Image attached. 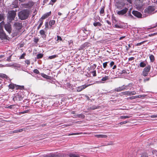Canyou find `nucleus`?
<instances>
[{"label":"nucleus","instance_id":"bb28decb","mask_svg":"<svg viewBox=\"0 0 157 157\" xmlns=\"http://www.w3.org/2000/svg\"><path fill=\"white\" fill-rule=\"evenodd\" d=\"M90 46V44L86 42L84 43L83 45H82V47L85 48V47H88Z\"/></svg>","mask_w":157,"mask_h":157},{"label":"nucleus","instance_id":"473e14b6","mask_svg":"<svg viewBox=\"0 0 157 157\" xmlns=\"http://www.w3.org/2000/svg\"><path fill=\"white\" fill-rule=\"evenodd\" d=\"M105 7H102L100 11V13L101 14H103L104 13Z\"/></svg>","mask_w":157,"mask_h":157},{"label":"nucleus","instance_id":"9b49d317","mask_svg":"<svg viewBox=\"0 0 157 157\" xmlns=\"http://www.w3.org/2000/svg\"><path fill=\"white\" fill-rule=\"evenodd\" d=\"M125 5V4L123 2H118L117 3L116 6L117 9H122Z\"/></svg>","mask_w":157,"mask_h":157},{"label":"nucleus","instance_id":"4d7b16f0","mask_svg":"<svg viewBox=\"0 0 157 157\" xmlns=\"http://www.w3.org/2000/svg\"><path fill=\"white\" fill-rule=\"evenodd\" d=\"M149 79H150V78H144V82H145L146 81H148L149 80Z\"/></svg>","mask_w":157,"mask_h":157},{"label":"nucleus","instance_id":"338daca9","mask_svg":"<svg viewBox=\"0 0 157 157\" xmlns=\"http://www.w3.org/2000/svg\"><path fill=\"white\" fill-rule=\"evenodd\" d=\"M125 36H122L121 37H120L119 38L120 40H121L123 39V38H124L125 37Z\"/></svg>","mask_w":157,"mask_h":157},{"label":"nucleus","instance_id":"603ef678","mask_svg":"<svg viewBox=\"0 0 157 157\" xmlns=\"http://www.w3.org/2000/svg\"><path fill=\"white\" fill-rule=\"evenodd\" d=\"M127 123V121H123V122H120V124L121 125H122V124H126Z\"/></svg>","mask_w":157,"mask_h":157},{"label":"nucleus","instance_id":"c03bdc74","mask_svg":"<svg viewBox=\"0 0 157 157\" xmlns=\"http://www.w3.org/2000/svg\"><path fill=\"white\" fill-rule=\"evenodd\" d=\"M91 73L93 74V76H96V71H93Z\"/></svg>","mask_w":157,"mask_h":157},{"label":"nucleus","instance_id":"a18cd8bd","mask_svg":"<svg viewBox=\"0 0 157 157\" xmlns=\"http://www.w3.org/2000/svg\"><path fill=\"white\" fill-rule=\"evenodd\" d=\"M33 72L36 74H38L39 73V71L37 69H34L33 71Z\"/></svg>","mask_w":157,"mask_h":157},{"label":"nucleus","instance_id":"4468645a","mask_svg":"<svg viewBox=\"0 0 157 157\" xmlns=\"http://www.w3.org/2000/svg\"><path fill=\"white\" fill-rule=\"evenodd\" d=\"M95 137L98 138H106L107 137V136L106 135L99 134V135H94Z\"/></svg>","mask_w":157,"mask_h":157},{"label":"nucleus","instance_id":"20e7f679","mask_svg":"<svg viewBox=\"0 0 157 157\" xmlns=\"http://www.w3.org/2000/svg\"><path fill=\"white\" fill-rule=\"evenodd\" d=\"M10 23L9 22H7L6 24H5L4 22L3 21L0 23L1 25H4V28L9 34H10L12 29Z\"/></svg>","mask_w":157,"mask_h":157},{"label":"nucleus","instance_id":"a878e982","mask_svg":"<svg viewBox=\"0 0 157 157\" xmlns=\"http://www.w3.org/2000/svg\"><path fill=\"white\" fill-rule=\"evenodd\" d=\"M55 155L53 154H50L44 155L43 157H54Z\"/></svg>","mask_w":157,"mask_h":157},{"label":"nucleus","instance_id":"ddd939ff","mask_svg":"<svg viewBox=\"0 0 157 157\" xmlns=\"http://www.w3.org/2000/svg\"><path fill=\"white\" fill-rule=\"evenodd\" d=\"M132 13L134 15L138 17H140L142 16L140 12L136 11H133Z\"/></svg>","mask_w":157,"mask_h":157},{"label":"nucleus","instance_id":"7ed1b4c3","mask_svg":"<svg viewBox=\"0 0 157 157\" xmlns=\"http://www.w3.org/2000/svg\"><path fill=\"white\" fill-rule=\"evenodd\" d=\"M7 19L10 22L14 20L16 15V11L10 10L8 12Z\"/></svg>","mask_w":157,"mask_h":157},{"label":"nucleus","instance_id":"79ce46f5","mask_svg":"<svg viewBox=\"0 0 157 157\" xmlns=\"http://www.w3.org/2000/svg\"><path fill=\"white\" fill-rule=\"evenodd\" d=\"M26 55V53H24L20 57V59H24V57Z\"/></svg>","mask_w":157,"mask_h":157},{"label":"nucleus","instance_id":"49530a36","mask_svg":"<svg viewBox=\"0 0 157 157\" xmlns=\"http://www.w3.org/2000/svg\"><path fill=\"white\" fill-rule=\"evenodd\" d=\"M57 41H58L59 40H60V41L62 40V38H61V36H57Z\"/></svg>","mask_w":157,"mask_h":157},{"label":"nucleus","instance_id":"774afa93","mask_svg":"<svg viewBox=\"0 0 157 157\" xmlns=\"http://www.w3.org/2000/svg\"><path fill=\"white\" fill-rule=\"evenodd\" d=\"M17 132H18V129L15 130L13 131V133H17Z\"/></svg>","mask_w":157,"mask_h":157},{"label":"nucleus","instance_id":"37998d69","mask_svg":"<svg viewBox=\"0 0 157 157\" xmlns=\"http://www.w3.org/2000/svg\"><path fill=\"white\" fill-rule=\"evenodd\" d=\"M130 94L131 95H134L136 94V92L135 91H130Z\"/></svg>","mask_w":157,"mask_h":157},{"label":"nucleus","instance_id":"ea45409f","mask_svg":"<svg viewBox=\"0 0 157 157\" xmlns=\"http://www.w3.org/2000/svg\"><path fill=\"white\" fill-rule=\"evenodd\" d=\"M145 42V41L141 42L140 43H137L135 45L136 46H140V45L143 44H144Z\"/></svg>","mask_w":157,"mask_h":157},{"label":"nucleus","instance_id":"58836bf2","mask_svg":"<svg viewBox=\"0 0 157 157\" xmlns=\"http://www.w3.org/2000/svg\"><path fill=\"white\" fill-rule=\"evenodd\" d=\"M120 117L121 119H126L129 118L130 116H121Z\"/></svg>","mask_w":157,"mask_h":157},{"label":"nucleus","instance_id":"aec40b11","mask_svg":"<svg viewBox=\"0 0 157 157\" xmlns=\"http://www.w3.org/2000/svg\"><path fill=\"white\" fill-rule=\"evenodd\" d=\"M38 22H40V24L37 28V29L38 30L39 29H40V27H41V26L42 25L43 23V21H41V20L39 19V20L38 21Z\"/></svg>","mask_w":157,"mask_h":157},{"label":"nucleus","instance_id":"c9c22d12","mask_svg":"<svg viewBox=\"0 0 157 157\" xmlns=\"http://www.w3.org/2000/svg\"><path fill=\"white\" fill-rule=\"evenodd\" d=\"M58 56V55H54L52 56H49L48 57V58L50 59H54L55 58H56Z\"/></svg>","mask_w":157,"mask_h":157},{"label":"nucleus","instance_id":"a19ab883","mask_svg":"<svg viewBox=\"0 0 157 157\" xmlns=\"http://www.w3.org/2000/svg\"><path fill=\"white\" fill-rule=\"evenodd\" d=\"M108 63V62H105L103 64V67L104 68H105L107 66V64Z\"/></svg>","mask_w":157,"mask_h":157},{"label":"nucleus","instance_id":"13d9d810","mask_svg":"<svg viewBox=\"0 0 157 157\" xmlns=\"http://www.w3.org/2000/svg\"><path fill=\"white\" fill-rule=\"evenodd\" d=\"M25 63L28 65H29L30 64V61L29 60H26L25 61Z\"/></svg>","mask_w":157,"mask_h":157},{"label":"nucleus","instance_id":"680f3d73","mask_svg":"<svg viewBox=\"0 0 157 157\" xmlns=\"http://www.w3.org/2000/svg\"><path fill=\"white\" fill-rule=\"evenodd\" d=\"M106 22L109 25H111V23L109 21L106 20Z\"/></svg>","mask_w":157,"mask_h":157},{"label":"nucleus","instance_id":"4c0bfd02","mask_svg":"<svg viewBox=\"0 0 157 157\" xmlns=\"http://www.w3.org/2000/svg\"><path fill=\"white\" fill-rule=\"evenodd\" d=\"M48 17L47 16H46L45 14H44L41 17V18L40 19V20H41V21H43V19H44Z\"/></svg>","mask_w":157,"mask_h":157},{"label":"nucleus","instance_id":"f704fd0d","mask_svg":"<svg viewBox=\"0 0 157 157\" xmlns=\"http://www.w3.org/2000/svg\"><path fill=\"white\" fill-rule=\"evenodd\" d=\"M82 132H76V133H72L71 134H69L68 135V136H70V135H78L79 134H82Z\"/></svg>","mask_w":157,"mask_h":157},{"label":"nucleus","instance_id":"864d4df0","mask_svg":"<svg viewBox=\"0 0 157 157\" xmlns=\"http://www.w3.org/2000/svg\"><path fill=\"white\" fill-rule=\"evenodd\" d=\"M45 28H48V22H46L45 23Z\"/></svg>","mask_w":157,"mask_h":157},{"label":"nucleus","instance_id":"72a5a7b5","mask_svg":"<svg viewBox=\"0 0 157 157\" xmlns=\"http://www.w3.org/2000/svg\"><path fill=\"white\" fill-rule=\"evenodd\" d=\"M9 88L13 89L15 88V85L14 84H10L9 85Z\"/></svg>","mask_w":157,"mask_h":157},{"label":"nucleus","instance_id":"f3484780","mask_svg":"<svg viewBox=\"0 0 157 157\" xmlns=\"http://www.w3.org/2000/svg\"><path fill=\"white\" fill-rule=\"evenodd\" d=\"M40 33L42 38L45 37L46 36L45 31L43 30H40Z\"/></svg>","mask_w":157,"mask_h":157},{"label":"nucleus","instance_id":"de8ad7c7","mask_svg":"<svg viewBox=\"0 0 157 157\" xmlns=\"http://www.w3.org/2000/svg\"><path fill=\"white\" fill-rule=\"evenodd\" d=\"M151 117L153 118H157V114L153 115L151 116Z\"/></svg>","mask_w":157,"mask_h":157},{"label":"nucleus","instance_id":"6ab92c4d","mask_svg":"<svg viewBox=\"0 0 157 157\" xmlns=\"http://www.w3.org/2000/svg\"><path fill=\"white\" fill-rule=\"evenodd\" d=\"M93 25L94 26H101L102 24L99 22H95L93 23Z\"/></svg>","mask_w":157,"mask_h":157},{"label":"nucleus","instance_id":"b1692460","mask_svg":"<svg viewBox=\"0 0 157 157\" xmlns=\"http://www.w3.org/2000/svg\"><path fill=\"white\" fill-rule=\"evenodd\" d=\"M5 18V15L4 14H0V21L3 20Z\"/></svg>","mask_w":157,"mask_h":157},{"label":"nucleus","instance_id":"2f4dec72","mask_svg":"<svg viewBox=\"0 0 157 157\" xmlns=\"http://www.w3.org/2000/svg\"><path fill=\"white\" fill-rule=\"evenodd\" d=\"M109 79V76H105L104 77H103L101 79V80L103 81H105Z\"/></svg>","mask_w":157,"mask_h":157},{"label":"nucleus","instance_id":"4be33fe9","mask_svg":"<svg viewBox=\"0 0 157 157\" xmlns=\"http://www.w3.org/2000/svg\"><path fill=\"white\" fill-rule=\"evenodd\" d=\"M149 58L151 62H153L154 61L155 57L153 55H150L149 56Z\"/></svg>","mask_w":157,"mask_h":157},{"label":"nucleus","instance_id":"69168bd1","mask_svg":"<svg viewBox=\"0 0 157 157\" xmlns=\"http://www.w3.org/2000/svg\"><path fill=\"white\" fill-rule=\"evenodd\" d=\"M7 61H10V56L8 57L6 59Z\"/></svg>","mask_w":157,"mask_h":157},{"label":"nucleus","instance_id":"09e8293b","mask_svg":"<svg viewBox=\"0 0 157 157\" xmlns=\"http://www.w3.org/2000/svg\"><path fill=\"white\" fill-rule=\"evenodd\" d=\"M29 111V110H26L25 111H23V112H21L20 113H22V114H24V113H27Z\"/></svg>","mask_w":157,"mask_h":157},{"label":"nucleus","instance_id":"dca6fc26","mask_svg":"<svg viewBox=\"0 0 157 157\" xmlns=\"http://www.w3.org/2000/svg\"><path fill=\"white\" fill-rule=\"evenodd\" d=\"M34 5V3L32 2H29L26 4V7L27 8H30Z\"/></svg>","mask_w":157,"mask_h":157},{"label":"nucleus","instance_id":"bf43d9fd","mask_svg":"<svg viewBox=\"0 0 157 157\" xmlns=\"http://www.w3.org/2000/svg\"><path fill=\"white\" fill-rule=\"evenodd\" d=\"M134 57H131L128 58V61H132L133 60H134Z\"/></svg>","mask_w":157,"mask_h":157},{"label":"nucleus","instance_id":"c85d7f7f","mask_svg":"<svg viewBox=\"0 0 157 157\" xmlns=\"http://www.w3.org/2000/svg\"><path fill=\"white\" fill-rule=\"evenodd\" d=\"M43 56V54L41 53L38 54L37 55V59H39L41 58Z\"/></svg>","mask_w":157,"mask_h":157},{"label":"nucleus","instance_id":"f03ea898","mask_svg":"<svg viewBox=\"0 0 157 157\" xmlns=\"http://www.w3.org/2000/svg\"><path fill=\"white\" fill-rule=\"evenodd\" d=\"M23 97L24 96L22 92L20 91L18 93L14 94L13 97V100L14 101H18L22 100Z\"/></svg>","mask_w":157,"mask_h":157},{"label":"nucleus","instance_id":"8fccbe9b","mask_svg":"<svg viewBox=\"0 0 157 157\" xmlns=\"http://www.w3.org/2000/svg\"><path fill=\"white\" fill-rule=\"evenodd\" d=\"M39 40V39L38 38H35L34 40V41L35 43H37Z\"/></svg>","mask_w":157,"mask_h":157},{"label":"nucleus","instance_id":"cd10ccee","mask_svg":"<svg viewBox=\"0 0 157 157\" xmlns=\"http://www.w3.org/2000/svg\"><path fill=\"white\" fill-rule=\"evenodd\" d=\"M15 85L16 88L17 89L23 90L24 88V86H18V85L16 86V85Z\"/></svg>","mask_w":157,"mask_h":157},{"label":"nucleus","instance_id":"39448f33","mask_svg":"<svg viewBox=\"0 0 157 157\" xmlns=\"http://www.w3.org/2000/svg\"><path fill=\"white\" fill-rule=\"evenodd\" d=\"M151 68V66L150 65H148L145 67L142 71V75L144 77L147 76L148 72L150 71Z\"/></svg>","mask_w":157,"mask_h":157},{"label":"nucleus","instance_id":"412c9836","mask_svg":"<svg viewBox=\"0 0 157 157\" xmlns=\"http://www.w3.org/2000/svg\"><path fill=\"white\" fill-rule=\"evenodd\" d=\"M75 117V118L76 117H78V118H84L85 116L84 115H83L82 114H78L77 115H76Z\"/></svg>","mask_w":157,"mask_h":157},{"label":"nucleus","instance_id":"e2e57ef3","mask_svg":"<svg viewBox=\"0 0 157 157\" xmlns=\"http://www.w3.org/2000/svg\"><path fill=\"white\" fill-rule=\"evenodd\" d=\"M85 97L86 98V99H87V100H90V98H89V97L87 95H85Z\"/></svg>","mask_w":157,"mask_h":157},{"label":"nucleus","instance_id":"e433bc0d","mask_svg":"<svg viewBox=\"0 0 157 157\" xmlns=\"http://www.w3.org/2000/svg\"><path fill=\"white\" fill-rule=\"evenodd\" d=\"M145 95H139L137 96H134L135 99L137 98H140L142 97H145Z\"/></svg>","mask_w":157,"mask_h":157},{"label":"nucleus","instance_id":"393cba45","mask_svg":"<svg viewBox=\"0 0 157 157\" xmlns=\"http://www.w3.org/2000/svg\"><path fill=\"white\" fill-rule=\"evenodd\" d=\"M55 23V21L54 20H50L49 23V25L51 27L52 26L54 25Z\"/></svg>","mask_w":157,"mask_h":157},{"label":"nucleus","instance_id":"423d86ee","mask_svg":"<svg viewBox=\"0 0 157 157\" xmlns=\"http://www.w3.org/2000/svg\"><path fill=\"white\" fill-rule=\"evenodd\" d=\"M8 38H9V37L6 34L3 29L0 28V38L2 39H8Z\"/></svg>","mask_w":157,"mask_h":157},{"label":"nucleus","instance_id":"2eb2a0df","mask_svg":"<svg viewBox=\"0 0 157 157\" xmlns=\"http://www.w3.org/2000/svg\"><path fill=\"white\" fill-rule=\"evenodd\" d=\"M146 60L140 62L139 64L140 67H144L146 65Z\"/></svg>","mask_w":157,"mask_h":157},{"label":"nucleus","instance_id":"0eeeda50","mask_svg":"<svg viewBox=\"0 0 157 157\" xmlns=\"http://www.w3.org/2000/svg\"><path fill=\"white\" fill-rule=\"evenodd\" d=\"M155 10V8L154 6H149L147 8L145 9L144 12L146 13H153V12Z\"/></svg>","mask_w":157,"mask_h":157},{"label":"nucleus","instance_id":"5fc2aeb1","mask_svg":"<svg viewBox=\"0 0 157 157\" xmlns=\"http://www.w3.org/2000/svg\"><path fill=\"white\" fill-rule=\"evenodd\" d=\"M51 14V12H48V13H45V15H46V16H47V17H48V16H49V15H50Z\"/></svg>","mask_w":157,"mask_h":157},{"label":"nucleus","instance_id":"5701e85b","mask_svg":"<svg viewBox=\"0 0 157 157\" xmlns=\"http://www.w3.org/2000/svg\"><path fill=\"white\" fill-rule=\"evenodd\" d=\"M98 106H97L95 105H93L89 107V108L91 110H94L96 109H98Z\"/></svg>","mask_w":157,"mask_h":157},{"label":"nucleus","instance_id":"f257e3e1","mask_svg":"<svg viewBox=\"0 0 157 157\" xmlns=\"http://www.w3.org/2000/svg\"><path fill=\"white\" fill-rule=\"evenodd\" d=\"M29 13L30 11L29 10H24L19 12L18 16L21 20H25L28 18Z\"/></svg>","mask_w":157,"mask_h":157},{"label":"nucleus","instance_id":"a211bd4d","mask_svg":"<svg viewBox=\"0 0 157 157\" xmlns=\"http://www.w3.org/2000/svg\"><path fill=\"white\" fill-rule=\"evenodd\" d=\"M130 92L129 91H127L122 92L121 93L123 95H125L127 96H131L130 94Z\"/></svg>","mask_w":157,"mask_h":157},{"label":"nucleus","instance_id":"6e6d98bb","mask_svg":"<svg viewBox=\"0 0 157 157\" xmlns=\"http://www.w3.org/2000/svg\"><path fill=\"white\" fill-rule=\"evenodd\" d=\"M114 27L115 28H121L120 26L117 25V24L115 25Z\"/></svg>","mask_w":157,"mask_h":157},{"label":"nucleus","instance_id":"052dcab7","mask_svg":"<svg viewBox=\"0 0 157 157\" xmlns=\"http://www.w3.org/2000/svg\"><path fill=\"white\" fill-rule=\"evenodd\" d=\"M70 157H79L78 155H72L70 156Z\"/></svg>","mask_w":157,"mask_h":157},{"label":"nucleus","instance_id":"7c9ffc66","mask_svg":"<svg viewBox=\"0 0 157 157\" xmlns=\"http://www.w3.org/2000/svg\"><path fill=\"white\" fill-rule=\"evenodd\" d=\"M0 77L2 78H7V77L6 75L2 73H0Z\"/></svg>","mask_w":157,"mask_h":157},{"label":"nucleus","instance_id":"0e129e2a","mask_svg":"<svg viewBox=\"0 0 157 157\" xmlns=\"http://www.w3.org/2000/svg\"><path fill=\"white\" fill-rule=\"evenodd\" d=\"M129 99H130L132 100L133 99H135V98L134 96H132V97H130L129 98Z\"/></svg>","mask_w":157,"mask_h":157},{"label":"nucleus","instance_id":"c756f323","mask_svg":"<svg viewBox=\"0 0 157 157\" xmlns=\"http://www.w3.org/2000/svg\"><path fill=\"white\" fill-rule=\"evenodd\" d=\"M44 78H46L47 79H49L50 78V76L47 75H46L44 74H42L41 75Z\"/></svg>","mask_w":157,"mask_h":157},{"label":"nucleus","instance_id":"9d476101","mask_svg":"<svg viewBox=\"0 0 157 157\" xmlns=\"http://www.w3.org/2000/svg\"><path fill=\"white\" fill-rule=\"evenodd\" d=\"M128 10V7H125L121 10L118 11L117 14L119 15H123L125 14Z\"/></svg>","mask_w":157,"mask_h":157},{"label":"nucleus","instance_id":"3c124183","mask_svg":"<svg viewBox=\"0 0 157 157\" xmlns=\"http://www.w3.org/2000/svg\"><path fill=\"white\" fill-rule=\"evenodd\" d=\"M114 62L113 61H112L110 63V67H112L114 64Z\"/></svg>","mask_w":157,"mask_h":157},{"label":"nucleus","instance_id":"1a4fd4ad","mask_svg":"<svg viewBox=\"0 0 157 157\" xmlns=\"http://www.w3.org/2000/svg\"><path fill=\"white\" fill-rule=\"evenodd\" d=\"M91 85V84H89L88 85L84 84L81 86L78 87L76 88V90L77 92H80L86 87L90 86Z\"/></svg>","mask_w":157,"mask_h":157},{"label":"nucleus","instance_id":"f8f14e48","mask_svg":"<svg viewBox=\"0 0 157 157\" xmlns=\"http://www.w3.org/2000/svg\"><path fill=\"white\" fill-rule=\"evenodd\" d=\"M14 26L16 29L19 30L21 29L22 25L21 23L17 22L14 23Z\"/></svg>","mask_w":157,"mask_h":157},{"label":"nucleus","instance_id":"6e6552de","mask_svg":"<svg viewBox=\"0 0 157 157\" xmlns=\"http://www.w3.org/2000/svg\"><path fill=\"white\" fill-rule=\"evenodd\" d=\"M129 84L127 86L123 85L121 86L116 88L114 90L117 92H120L124 90H127L128 89V87L129 86Z\"/></svg>","mask_w":157,"mask_h":157}]
</instances>
